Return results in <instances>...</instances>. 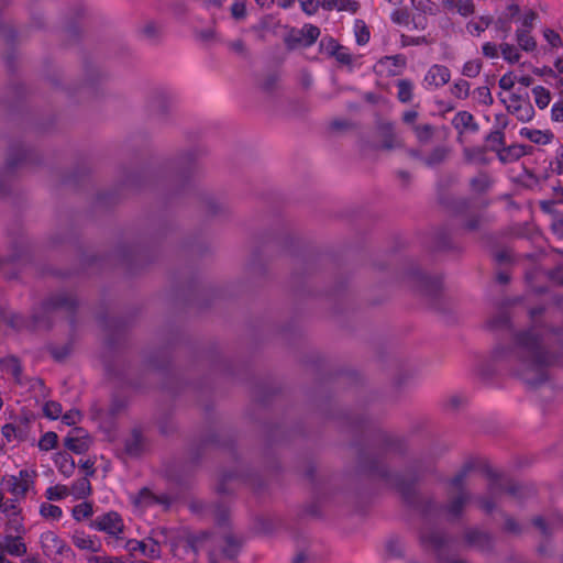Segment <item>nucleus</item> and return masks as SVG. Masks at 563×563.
I'll list each match as a JSON object with an SVG mask.
<instances>
[{
    "mask_svg": "<svg viewBox=\"0 0 563 563\" xmlns=\"http://www.w3.org/2000/svg\"><path fill=\"white\" fill-rule=\"evenodd\" d=\"M544 306L529 309L530 327L514 331L511 344H497L490 354L493 362L504 363L506 367L531 388L539 387L549 378V367L559 363V356L548 349L547 336L552 333L561 336L563 333L548 327L541 318Z\"/></svg>",
    "mask_w": 563,
    "mask_h": 563,
    "instance_id": "nucleus-1",
    "label": "nucleus"
},
{
    "mask_svg": "<svg viewBox=\"0 0 563 563\" xmlns=\"http://www.w3.org/2000/svg\"><path fill=\"white\" fill-rule=\"evenodd\" d=\"M361 465L371 475L377 476L394 487L401 495L406 504L419 508L426 519L437 517L439 512L443 511L449 520H457L462 517L465 506L471 500V494L465 488V481L468 474L476 468L477 461H466L462 468L449 481L450 487L456 492V495L442 506L432 499L420 501L416 492V477L393 474L377 459L362 460Z\"/></svg>",
    "mask_w": 563,
    "mask_h": 563,
    "instance_id": "nucleus-2",
    "label": "nucleus"
},
{
    "mask_svg": "<svg viewBox=\"0 0 563 563\" xmlns=\"http://www.w3.org/2000/svg\"><path fill=\"white\" fill-rule=\"evenodd\" d=\"M78 302L75 296L67 294V292H58L55 295H52L49 298H47L41 307V310L43 312V316L35 312L33 314V324L40 325L41 323H44L46 327H49V320L51 314L58 311V310H65L71 317L74 316L76 309H77Z\"/></svg>",
    "mask_w": 563,
    "mask_h": 563,
    "instance_id": "nucleus-3",
    "label": "nucleus"
},
{
    "mask_svg": "<svg viewBox=\"0 0 563 563\" xmlns=\"http://www.w3.org/2000/svg\"><path fill=\"white\" fill-rule=\"evenodd\" d=\"M483 472L489 481L488 492L490 495L504 492L512 497L520 498L527 490V487L521 486L512 479L504 477L501 474L488 466H486Z\"/></svg>",
    "mask_w": 563,
    "mask_h": 563,
    "instance_id": "nucleus-4",
    "label": "nucleus"
},
{
    "mask_svg": "<svg viewBox=\"0 0 563 563\" xmlns=\"http://www.w3.org/2000/svg\"><path fill=\"white\" fill-rule=\"evenodd\" d=\"M42 551L52 561L68 559L73 554L70 547L54 531H45L40 536Z\"/></svg>",
    "mask_w": 563,
    "mask_h": 563,
    "instance_id": "nucleus-5",
    "label": "nucleus"
},
{
    "mask_svg": "<svg viewBox=\"0 0 563 563\" xmlns=\"http://www.w3.org/2000/svg\"><path fill=\"white\" fill-rule=\"evenodd\" d=\"M124 549L133 558L144 556L150 560H156L159 559L162 554L159 542L153 538L142 540L130 539L125 541Z\"/></svg>",
    "mask_w": 563,
    "mask_h": 563,
    "instance_id": "nucleus-6",
    "label": "nucleus"
},
{
    "mask_svg": "<svg viewBox=\"0 0 563 563\" xmlns=\"http://www.w3.org/2000/svg\"><path fill=\"white\" fill-rule=\"evenodd\" d=\"M91 528L104 532L109 537L120 539V534L124 530V522L118 512L108 511L97 516L91 522Z\"/></svg>",
    "mask_w": 563,
    "mask_h": 563,
    "instance_id": "nucleus-7",
    "label": "nucleus"
},
{
    "mask_svg": "<svg viewBox=\"0 0 563 563\" xmlns=\"http://www.w3.org/2000/svg\"><path fill=\"white\" fill-rule=\"evenodd\" d=\"M503 102L507 111L521 122H529L534 118V108L528 96L512 93L508 100H503Z\"/></svg>",
    "mask_w": 563,
    "mask_h": 563,
    "instance_id": "nucleus-8",
    "label": "nucleus"
},
{
    "mask_svg": "<svg viewBox=\"0 0 563 563\" xmlns=\"http://www.w3.org/2000/svg\"><path fill=\"white\" fill-rule=\"evenodd\" d=\"M464 540L468 547L476 548L482 552L492 551L494 548L493 536L477 528L466 529Z\"/></svg>",
    "mask_w": 563,
    "mask_h": 563,
    "instance_id": "nucleus-9",
    "label": "nucleus"
},
{
    "mask_svg": "<svg viewBox=\"0 0 563 563\" xmlns=\"http://www.w3.org/2000/svg\"><path fill=\"white\" fill-rule=\"evenodd\" d=\"M451 79V71L444 65H432L424 75L423 81L427 89H438L446 85Z\"/></svg>",
    "mask_w": 563,
    "mask_h": 563,
    "instance_id": "nucleus-10",
    "label": "nucleus"
},
{
    "mask_svg": "<svg viewBox=\"0 0 563 563\" xmlns=\"http://www.w3.org/2000/svg\"><path fill=\"white\" fill-rule=\"evenodd\" d=\"M416 283L419 291L428 297H437L443 286V280L441 276H429L423 273H417L415 275Z\"/></svg>",
    "mask_w": 563,
    "mask_h": 563,
    "instance_id": "nucleus-11",
    "label": "nucleus"
},
{
    "mask_svg": "<svg viewBox=\"0 0 563 563\" xmlns=\"http://www.w3.org/2000/svg\"><path fill=\"white\" fill-rule=\"evenodd\" d=\"M0 550L3 556L9 554L11 556L21 558L26 554L27 547L22 537L7 534L0 540Z\"/></svg>",
    "mask_w": 563,
    "mask_h": 563,
    "instance_id": "nucleus-12",
    "label": "nucleus"
},
{
    "mask_svg": "<svg viewBox=\"0 0 563 563\" xmlns=\"http://www.w3.org/2000/svg\"><path fill=\"white\" fill-rule=\"evenodd\" d=\"M412 8L419 13L418 16L412 18L413 27L417 30H424L427 26L426 14H435L437 5L431 0H410Z\"/></svg>",
    "mask_w": 563,
    "mask_h": 563,
    "instance_id": "nucleus-13",
    "label": "nucleus"
},
{
    "mask_svg": "<svg viewBox=\"0 0 563 563\" xmlns=\"http://www.w3.org/2000/svg\"><path fill=\"white\" fill-rule=\"evenodd\" d=\"M420 540L424 547L431 548L434 551H441L448 543V537L444 532L423 528L420 533Z\"/></svg>",
    "mask_w": 563,
    "mask_h": 563,
    "instance_id": "nucleus-14",
    "label": "nucleus"
},
{
    "mask_svg": "<svg viewBox=\"0 0 563 563\" xmlns=\"http://www.w3.org/2000/svg\"><path fill=\"white\" fill-rule=\"evenodd\" d=\"M33 476L27 470H21L18 476L9 481L10 492L15 496L24 497L33 485Z\"/></svg>",
    "mask_w": 563,
    "mask_h": 563,
    "instance_id": "nucleus-15",
    "label": "nucleus"
},
{
    "mask_svg": "<svg viewBox=\"0 0 563 563\" xmlns=\"http://www.w3.org/2000/svg\"><path fill=\"white\" fill-rule=\"evenodd\" d=\"M71 541L76 548L79 550L88 551V552H99L101 549V542L98 538L92 537L85 531L76 530L71 536Z\"/></svg>",
    "mask_w": 563,
    "mask_h": 563,
    "instance_id": "nucleus-16",
    "label": "nucleus"
},
{
    "mask_svg": "<svg viewBox=\"0 0 563 563\" xmlns=\"http://www.w3.org/2000/svg\"><path fill=\"white\" fill-rule=\"evenodd\" d=\"M444 10L457 13L463 18H468L475 12V3L473 0H441Z\"/></svg>",
    "mask_w": 563,
    "mask_h": 563,
    "instance_id": "nucleus-17",
    "label": "nucleus"
},
{
    "mask_svg": "<svg viewBox=\"0 0 563 563\" xmlns=\"http://www.w3.org/2000/svg\"><path fill=\"white\" fill-rule=\"evenodd\" d=\"M452 125L463 133L465 131L477 132L479 130L478 123L475 121L474 115L468 111H459L452 119Z\"/></svg>",
    "mask_w": 563,
    "mask_h": 563,
    "instance_id": "nucleus-18",
    "label": "nucleus"
},
{
    "mask_svg": "<svg viewBox=\"0 0 563 563\" xmlns=\"http://www.w3.org/2000/svg\"><path fill=\"white\" fill-rule=\"evenodd\" d=\"M164 496H156L150 488L143 487L136 495L132 497L134 506L140 508H147L154 505L163 504L165 501Z\"/></svg>",
    "mask_w": 563,
    "mask_h": 563,
    "instance_id": "nucleus-19",
    "label": "nucleus"
},
{
    "mask_svg": "<svg viewBox=\"0 0 563 563\" xmlns=\"http://www.w3.org/2000/svg\"><path fill=\"white\" fill-rule=\"evenodd\" d=\"M520 135L528 139L532 143L545 145L551 143L553 140V133L550 131H541L537 129L522 128Z\"/></svg>",
    "mask_w": 563,
    "mask_h": 563,
    "instance_id": "nucleus-20",
    "label": "nucleus"
},
{
    "mask_svg": "<svg viewBox=\"0 0 563 563\" xmlns=\"http://www.w3.org/2000/svg\"><path fill=\"white\" fill-rule=\"evenodd\" d=\"M533 526L540 530L541 534L544 537H549L552 533V530L563 523V518L560 515H556L551 518L550 522H545V520L541 517H534L532 520Z\"/></svg>",
    "mask_w": 563,
    "mask_h": 563,
    "instance_id": "nucleus-21",
    "label": "nucleus"
},
{
    "mask_svg": "<svg viewBox=\"0 0 563 563\" xmlns=\"http://www.w3.org/2000/svg\"><path fill=\"white\" fill-rule=\"evenodd\" d=\"M26 155V150L22 145L12 146L7 158L5 168L13 170L25 162Z\"/></svg>",
    "mask_w": 563,
    "mask_h": 563,
    "instance_id": "nucleus-22",
    "label": "nucleus"
},
{
    "mask_svg": "<svg viewBox=\"0 0 563 563\" xmlns=\"http://www.w3.org/2000/svg\"><path fill=\"white\" fill-rule=\"evenodd\" d=\"M516 41L519 48L525 52H533L537 48V41L528 29H517Z\"/></svg>",
    "mask_w": 563,
    "mask_h": 563,
    "instance_id": "nucleus-23",
    "label": "nucleus"
},
{
    "mask_svg": "<svg viewBox=\"0 0 563 563\" xmlns=\"http://www.w3.org/2000/svg\"><path fill=\"white\" fill-rule=\"evenodd\" d=\"M493 23L490 15H481L477 20H471L466 23L467 32L473 36H481Z\"/></svg>",
    "mask_w": 563,
    "mask_h": 563,
    "instance_id": "nucleus-24",
    "label": "nucleus"
},
{
    "mask_svg": "<svg viewBox=\"0 0 563 563\" xmlns=\"http://www.w3.org/2000/svg\"><path fill=\"white\" fill-rule=\"evenodd\" d=\"M55 465L65 477H70L76 467L74 459L67 453H58L55 459Z\"/></svg>",
    "mask_w": 563,
    "mask_h": 563,
    "instance_id": "nucleus-25",
    "label": "nucleus"
},
{
    "mask_svg": "<svg viewBox=\"0 0 563 563\" xmlns=\"http://www.w3.org/2000/svg\"><path fill=\"white\" fill-rule=\"evenodd\" d=\"M464 157L467 163L485 165L488 163L486 158V150L482 146L465 147Z\"/></svg>",
    "mask_w": 563,
    "mask_h": 563,
    "instance_id": "nucleus-26",
    "label": "nucleus"
},
{
    "mask_svg": "<svg viewBox=\"0 0 563 563\" xmlns=\"http://www.w3.org/2000/svg\"><path fill=\"white\" fill-rule=\"evenodd\" d=\"M397 86V99L401 103H409L413 98V82L410 79H399Z\"/></svg>",
    "mask_w": 563,
    "mask_h": 563,
    "instance_id": "nucleus-27",
    "label": "nucleus"
},
{
    "mask_svg": "<svg viewBox=\"0 0 563 563\" xmlns=\"http://www.w3.org/2000/svg\"><path fill=\"white\" fill-rule=\"evenodd\" d=\"M143 450L142 434L137 430H133L131 438L125 442V451L131 456H139Z\"/></svg>",
    "mask_w": 563,
    "mask_h": 563,
    "instance_id": "nucleus-28",
    "label": "nucleus"
},
{
    "mask_svg": "<svg viewBox=\"0 0 563 563\" xmlns=\"http://www.w3.org/2000/svg\"><path fill=\"white\" fill-rule=\"evenodd\" d=\"M329 49H331V54L339 63L344 65H350L352 63V55L350 54V51L334 40H330Z\"/></svg>",
    "mask_w": 563,
    "mask_h": 563,
    "instance_id": "nucleus-29",
    "label": "nucleus"
},
{
    "mask_svg": "<svg viewBox=\"0 0 563 563\" xmlns=\"http://www.w3.org/2000/svg\"><path fill=\"white\" fill-rule=\"evenodd\" d=\"M303 38V47L313 45L320 36V29L313 24L307 23L300 29Z\"/></svg>",
    "mask_w": 563,
    "mask_h": 563,
    "instance_id": "nucleus-30",
    "label": "nucleus"
},
{
    "mask_svg": "<svg viewBox=\"0 0 563 563\" xmlns=\"http://www.w3.org/2000/svg\"><path fill=\"white\" fill-rule=\"evenodd\" d=\"M499 48L503 58L509 64H516L520 60L521 54L519 52V48L516 47L514 44L501 43L499 45Z\"/></svg>",
    "mask_w": 563,
    "mask_h": 563,
    "instance_id": "nucleus-31",
    "label": "nucleus"
},
{
    "mask_svg": "<svg viewBox=\"0 0 563 563\" xmlns=\"http://www.w3.org/2000/svg\"><path fill=\"white\" fill-rule=\"evenodd\" d=\"M532 95L534 98L536 106L539 109H545L551 101L550 91L543 86H536L532 88Z\"/></svg>",
    "mask_w": 563,
    "mask_h": 563,
    "instance_id": "nucleus-32",
    "label": "nucleus"
},
{
    "mask_svg": "<svg viewBox=\"0 0 563 563\" xmlns=\"http://www.w3.org/2000/svg\"><path fill=\"white\" fill-rule=\"evenodd\" d=\"M1 434L7 440V442H12L13 440H24L25 434L23 430L13 424V423H5L1 428Z\"/></svg>",
    "mask_w": 563,
    "mask_h": 563,
    "instance_id": "nucleus-33",
    "label": "nucleus"
},
{
    "mask_svg": "<svg viewBox=\"0 0 563 563\" xmlns=\"http://www.w3.org/2000/svg\"><path fill=\"white\" fill-rule=\"evenodd\" d=\"M490 178L486 173H479L470 181L472 190L478 194L485 192L490 187Z\"/></svg>",
    "mask_w": 563,
    "mask_h": 563,
    "instance_id": "nucleus-34",
    "label": "nucleus"
},
{
    "mask_svg": "<svg viewBox=\"0 0 563 563\" xmlns=\"http://www.w3.org/2000/svg\"><path fill=\"white\" fill-rule=\"evenodd\" d=\"M511 21L509 16L498 15L496 20L493 19L492 25L496 32L501 33L500 38L506 40L511 32Z\"/></svg>",
    "mask_w": 563,
    "mask_h": 563,
    "instance_id": "nucleus-35",
    "label": "nucleus"
},
{
    "mask_svg": "<svg viewBox=\"0 0 563 563\" xmlns=\"http://www.w3.org/2000/svg\"><path fill=\"white\" fill-rule=\"evenodd\" d=\"M40 514L45 519H52L58 521L63 517V510L59 506L43 503L40 506Z\"/></svg>",
    "mask_w": 563,
    "mask_h": 563,
    "instance_id": "nucleus-36",
    "label": "nucleus"
},
{
    "mask_svg": "<svg viewBox=\"0 0 563 563\" xmlns=\"http://www.w3.org/2000/svg\"><path fill=\"white\" fill-rule=\"evenodd\" d=\"M355 40L358 45H365L368 43L371 33L363 20H355L354 23Z\"/></svg>",
    "mask_w": 563,
    "mask_h": 563,
    "instance_id": "nucleus-37",
    "label": "nucleus"
},
{
    "mask_svg": "<svg viewBox=\"0 0 563 563\" xmlns=\"http://www.w3.org/2000/svg\"><path fill=\"white\" fill-rule=\"evenodd\" d=\"M73 495L77 498H85L91 493V485L87 477L78 478L71 486Z\"/></svg>",
    "mask_w": 563,
    "mask_h": 563,
    "instance_id": "nucleus-38",
    "label": "nucleus"
},
{
    "mask_svg": "<svg viewBox=\"0 0 563 563\" xmlns=\"http://www.w3.org/2000/svg\"><path fill=\"white\" fill-rule=\"evenodd\" d=\"M488 327L495 329H508L511 327V318L508 312L501 311L488 321Z\"/></svg>",
    "mask_w": 563,
    "mask_h": 563,
    "instance_id": "nucleus-39",
    "label": "nucleus"
},
{
    "mask_svg": "<svg viewBox=\"0 0 563 563\" xmlns=\"http://www.w3.org/2000/svg\"><path fill=\"white\" fill-rule=\"evenodd\" d=\"M93 514L92 506L89 503H80L73 508V517L76 521L88 519Z\"/></svg>",
    "mask_w": 563,
    "mask_h": 563,
    "instance_id": "nucleus-40",
    "label": "nucleus"
},
{
    "mask_svg": "<svg viewBox=\"0 0 563 563\" xmlns=\"http://www.w3.org/2000/svg\"><path fill=\"white\" fill-rule=\"evenodd\" d=\"M58 443V437L55 432H45L38 441V449L41 451H51L56 448Z\"/></svg>",
    "mask_w": 563,
    "mask_h": 563,
    "instance_id": "nucleus-41",
    "label": "nucleus"
},
{
    "mask_svg": "<svg viewBox=\"0 0 563 563\" xmlns=\"http://www.w3.org/2000/svg\"><path fill=\"white\" fill-rule=\"evenodd\" d=\"M555 70L552 68H545L544 74L554 80L563 89V57L556 58L554 63Z\"/></svg>",
    "mask_w": 563,
    "mask_h": 563,
    "instance_id": "nucleus-42",
    "label": "nucleus"
},
{
    "mask_svg": "<svg viewBox=\"0 0 563 563\" xmlns=\"http://www.w3.org/2000/svg\"><path fill=\"white\" fill-rule=\"evenodd\" d=\"M68 494H69V490H68L67 486H65V485L49 486L45 490V497L48 500H55V501L66 498L68 496Z\"/></svg>",
    "mask_w": 563,
    "mask_h": 563,
    "instance_id": "nucleus-43",
    "label": "nucleus"
},
{
    "mask_svg": "<svg viewBox=\"0 0 563 563\" xmlns=\"http://www.w3.org/2000/svg\"><path fill=\"white\" fill-rule=\"evenodd\" d=\"M224 543H225V545L223 548L224 555L230 559L235 558L239 553V548H240L239 541L234 538V536L229 533V534H225V537H224Z\"/></svg>",
    "mask_w": 563,
    "mask_h": 563,
    "instance_id": "nucleus-44",
    "label": "nucleus"
},
{
    "mask_svg": "<svg viewBox=\"0 0 563 563\" xmlns=\"http://www.w3.org/2000/svg\"><path fill=\"white\" fill-rule=\"evenodd\" d=\"M451 93L457 99H466L470 95V84L464 79L456 80L451 87Z\"/></svg>",
    "mask_w": 563,
    "mask_h": 563,
    "instance_id": "nucleus-45",
    "label": "nucleus"
},
{
    "mask_svg": "<svg viewBox=\"0 0 563 563\" xmlns=\"http://www.w3.org/2000/svg\"><path fill=\"white\" fill-rule=\"evenodd\" d=\"M43 412L45 417L56 420L62 416L63 408L59 402L49 400L44 404Z\"/></svg>",
    "mask_w": 563,
    "mask_h": 563,
    "instance_id": "nucleus-46",
    "label": "nucleus"
},
{
    "mask_svg": "<svg viewBox=\"0 0 563 563\" xmlns=\"http://www.w3.org/2000/svg\"><path fill=\"white\" fill-rule=\"evenodd\" d=\"M446 156V150L444 147H435L426 158L424 164L429 167H433L444 161Z\"/></svg>",
    "mask_w": 563,
    "mask_h": 563,
    "instance_id": "nucleus-47",
    "label": "nucleus"
},
{
    "mask_svg": "<svg viewBox=\"0 0 563 563\" xmlns=\"http://www.w3.org/2000/svg\"><path fill=\"white\" fill-rule=\"evenodd\" d=\"M482 70V62L479 59H472L464 63L462 74L468 78H475Z\"/></svg>",
    "mask_w": 563,
    "mask_h": 563,
    "instance_id": "nucleus-48",
    "label": "nucleus"
},
{
    "mask_svg": "<svg viewBox=\"0 0 563 563\" xmlns=\"http://www.w3.org/2000/svg\"><path fill=\"white\" fill-rule=\"evenodd\" d=\"M474 97L479 103L487 106V107L492 106L494 102V98H493L492 92L487 86L477 87L474 90Z\"/></svg>",
    "mask_w": 563,
    "mask_h": 563,
    "instance_id": "nucleus-49",
    "label": "nucleus"
},
{
    "mask_svg": "<svg viewBox=\"0 0 563 563\" xmlns=\"http://www.w3.org/2000/svg\"><path fill=\"white\" fill-rule=\"evenodd\" d=\"M486 141L492 144L494 151H498L505 145V134L501 129L492 131L486 136Z\"/></svg>",
    "mask_w": 563,
    "mask_h": 563,
    "instance_id": "nucleus-50",
    "label": "nucleus"
},
{
    "mask_svg": "<svg viewBox=\"0 0 563 563\" xmlns=\"http://www.w3.org/2000/svg\"><path fill=\"white\" fill-rule=\"evenodd\" d=\"M383 131L385 134L384 141H383V147L386 150H391L397 146V140L393 133V125L390 123L385 124L383 126Z\"/></svg>",
    "mask_w": 563,
    "mask_h": 563,
    "instance_id": "nucleus-51",
    "label": "nucleus"
},
{
    "mask_svg": "<svg viewBox=\"0 0 563 563\" xmlns=\"http://www.w3.org/2000/svg\"><path fill=\"white\" fill-rule=\"evenodd\" d=\"M3 514L9 517L16 516L20 512L18 499L15 498H4L2 507L0 509Z\"/></svg>",
    "mask_w": 563,
    "mask_h": 563,
    "instance_id": "nucleus-52",
    "label": "nucleus"
},
{
    "mask_svg": "<svg viewBox=\"0 0 563 563\" xmlns=\"http://www.w3.org/2000/svg\"><path fill=\"white\" fill-rule=\"evenodd\" d=\"M336 7L334 8L338 11L349 12L351 14H355L360 9V3L355 0H336Z\"/></svg>",
    "mask_w": 563,
    "mask_h": 563,
    "instance_id": "nucleus-53",
    "label": "nucleus"
},
{
    "mask_svg": "<svg viewBox=\"0 0 563 563\" xmlns=\"http://www.w3.org/2000/svg\"><path fill=\"white\" fill-rule=\"evenodd\" d=\"M543 36L545 41L549 43V45L553 48H559L563 45L561 35L552 29H545L543 31Z\"/></svg>",
    "mask_w": 563,
    "mask_h": 563,
    "instance_id": "nucleus-54",
    "label": "nucleus"
},
{
    "mask_svg": "<svg viewBox=\"0 0 563 563\" xmlns=\"http://www.w3.org/2000/svg\"><path fill=\"white\" fill-rule=\"evenodd\" d=\"M413 131L420 142H427L432 136L433 129L430 124L415 125Z\"/></svg>",
    "mask_w": 563,
    "mask_h": 563,
    "instance_id": "nucleus-55",
    "label": "nucleus"
},
{
    "mask_svg": "<svg viewBox=\"0 0 563 563\" xmlns=\"http://www.w3.org/2000/svg\"><path fill=\"white\" fill-rule=\"evenodd\" d=\"M285 43L288 48L294 49L298 46H303V38L300 34V30L296 32H291L289 35L286 36Z\"/></svg>",
    "mask_w": 563,
    "mask_h": 563,
    "instance_id": "nucleus-56",
    "label": "nucleus"
},
{
    "mask_svg": "<svg viewBox=\"0 0 563 563\" xmlns=\"http://www.w3.org/2000/svg\"><path fill=\"white\" fill-rule=\"evenodd\" d=\"M301 10L307 15H314L318 12L319 1L318 0H298Z\"/></svg>",
    "mask_w": 563,
    "mask_h": 563,
    "instance_id": "nucleus-57",
    "label": "nucleus"
},
{
    "mask_svg": "<svg viewBox=\"0 0 563 563\" xmlns=\"http://www.w3.org/2000/svg\"><path fill=\"white\" fill-rule=\"evenodd\" d=\"M499 46L493 42H485L482 46V53L485 57L494 59L499 56Z\"/></svg>",
    "mask_w": 563,
    "mask_h": 563,
    "instance_id": "nucleus-58",
    "label": "nucleus"
},
{
    "mask_svg": "<svg viewBox=\"0 0 563 563\" xmlns=\"http://www.w3.org/2000/svg\"><path fill=\"white\" fill-rule=\"evenodd\" d=\"M231 14L236 20L244 19L246 15V1H234L231 5Z\"/></svg>",
    "mask_w": 563,
    "mask_h": 563,
    "instance_id": "nucleus-59",
    "label": "nucleus"
},
{
    "mask_svg": "<svg viewBox=\"0 0 563 563\" xmlns=\"http://www.w3.org/2000/svg\"><path fill=\"white\" fill-rule=\"evenodd\" d=\"M551 229L559 239H563V213L553 214Z\"/></svg>",
    "mask_w": 563,
    "mask_h": 563,
    "instance_id": "nucleus-60",
    "label": "nucleus"
},
{
    "mask_svg": "<svg viewBox=\"0 0 563 563\" xmlns=\"http://www.w3.org/2000/svg\"><path fill=\"white\" fill-rule=\"evenodd\" d=\"M65 445L77 454H81L85 451V443L77 438H66Z\"/></svg>",
    "mask_w": 563,
    "mask_h": 563,
    "instance_id": "nucleus-61",
    "label": "nucleus"
},
{
    "mask_svg": "<svg viewBox=\"0 0 563 563\" xmlns=\"http://www.w3.org/2000/svg\"><path fill=\"white\" fill-rule=\"evenodd\" d=\"M537 18L538 14L533 10L527 11L521 19V26L519 29H528L531 31Z\"/></svg>",
    "mask_w": 563,
    "mask_h": 563,
    "instance_id": "nucleus-62",
    "label": "nucleus"
},
{
    "mask_svg": "<svg viewBox=\"0 0 563 563\" xmlns=\"http://www.w3.org/2000/svg\"><path fill=\"white\" fill-rule=\"evenodd\" d=\"M551 119L555 122H563V101L561 98L551 108Z\"/></svg>",
    "mask_w": 563,
    "mask_h": 563,
    "instance_id": "nucleus-63",
    "label": "nucleus"
},
{
    "mask_svg": "<svg viewBox=\"0 0 563 563\" xmlns=\"http://www.w3.org/2000/svg\"><path fill=\"white\" fill-rule=\"evenodd\" d=\"M385 63L389 64L398 69H402L407 64V59L404 55L398 54V55L385 57Z\"/></svg>",
    "mask_w": 563,
    "mask_h": 563,
    "instance_id": "nucleus-64",
    "label": "nucleus"
}]
</instances>
